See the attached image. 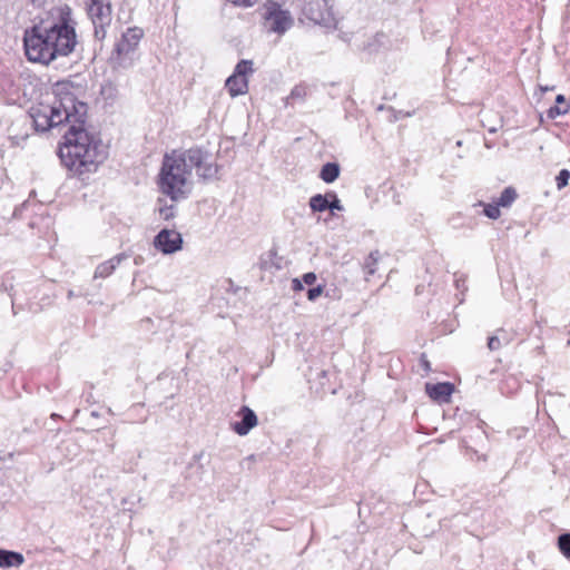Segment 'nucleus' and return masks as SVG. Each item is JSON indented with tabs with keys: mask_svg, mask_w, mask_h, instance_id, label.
<instances>
[{
	"mask_svg": "<svg viewBox=\"0 0 570 570\" xmlns=\"http://www.w3.org/2000/svg\"><path fill=\"white\" fill-rule=\"evenodd\" d=\"M85 117L79 122L71 121L59 148L61 163L77 175L94 173L107 158L104 142L83 127Z\"/></svg>",
	"mask_w": 570,
	"mask_h": 570,
	"instance_id": "3",
	"label": "nucleus"
},
{
	"mask_svg": "<svg viewBox=\"0 0 570 570\" xmlns=\"http://www.w3.org/2000/svg\"><path fill=\"white\" fill-rule=\"evenodd\" d=\"M144 37V30L139 27L128 28L116 42L111 53V59L119 67H127L131 63V55L136 51L140 40Z\"/></svg>",
	"mask_w": 570,
	"mask_h": 570,
	"instance_id": "7",
	"label": "nucleus"
},
{
	"mask_svg": "<svg viewBox=\"0 0 570 570\" xmlns=\"http://www.w3.org/2000/svg\"><path fill=\"white\" fill-rule=\"evenodd\" d=\"M263 10V24L267 32L283 36L294 26V17L288 8H282L276 2H265Z\"/></svg>",
	"mask_w": 570,
	"mask_h": 570,
	"instance_id": "6",
	"label": "nucleus"
},
{
	"mask_svg": "<svg viewBox=\"0 0 570 570\" xmlns=\"http://www.w3.org/2000/svg\"><path fill=\"white\" fill-rule=\"evenodd\" d=\"M189 471H195V474H197V478L195 481L202 480L203 474V466L200 464H190L188 468Z\"/></svg>",
	"mask_w": 570,
	"mask_h": 570,
	"instance_id": "29",
	"label": "nucleus"
},
{
	"mask_svg": "<svg viewBox=\"0 0 570 570\" xmlns=\"http://www.w3.org/2000/svg\"><path fill=\"white\" fill-rule=\"evenodd\" d=\"M266 2H276L282 8H288L291 10V7L295 2V0H267Z\"/></svg>",
	"mask_w": 570,
	"mask_h": 570,
	"instance_id": "31",
	"label": "nucleus"
},
{
	"mask_svg": "<svg viewBox=\"0 0 570 570\" xmlns=\"http://www.w3.org/2000/svg\"><path fill=\"white\" fill-rule=\"evenodd\" d=\"M517 198V191L512 187H507L500 195L498 199V205L500 207H509Z\"/></svg>",
	"mask_w": 570,
	"mask_h": 570,
	"instance_id": "22",
	"label": "nucleus"
},
{
	"mask_svg": "<svg viewBox=\"0 0 570 570\" xmlns=\"http://www.w3.org/2000/svg\"><path fill=\"white\" fill-rule=\"evenodd\" d=\"M240 421L234 422L232 429L240 436L248 434V432L257 425V416L255 412L248 406H242L238 411Z\"/></svg>",
	"mask_w": 570,
	"mask_h": 570,
	"instance_id": "10",
	"label": "nucleus"
},
{
	"mask_svg": "<svg viewBox=\"0 0 570 570\" xmlns=\"http://www.w3.org/2000/svg\"><path fill=\"white\" fill-rule=\"evenodd\" d=\"M225 86L232 97H237L247 92L248 80L245 77L233 73L227 78Z\"/></svg>",
	"mask_w": 570,
	"mask_h": 570,
	"instance_id": "13",
	"label": "nucleus"
},
{
	"mask_svg": "<svg viewBox=\"0 0 570 570\" xmlns=\"http://www.w3.org/2000/svg\"><path fill=\"white\" fill-rule=\"evenodd\" d=\"M24 562V557L20 552L0 549V568H18Z\"/></svg>",
	"mask_w": 570,
	"mask_h": 570,
	"instance_id": "14",
	"label": "nucleus"
},
{
	"mask_svg": "<svg viewBox=\"0 0 570 570\" xmlns=\"http://www.w3.org/2000/svg\"><path fill=\"white\" fill-rule=\"evenodd\" d=\"M253 72H254L253 61L243 59L236 65L233 73H236V75H239V77L246 78L247 75H252Z\"/></svg>",
	"mask_w": 570,
	"mask_h": 570,
	"instance_id": "23",
	"label": "nucleus"
},
{
	"mask_svg": "<svg viewBox=\"0 0 570 570\" xmlns=\"http://www.w3.org/2000/svg\"><path fill=\"white\" fill-rule=\"evenodd\" d=\"M87 14L94 26L96 40L102 41L112 22V9L109 0H85Z\"/></svg>",
	"mask_w": 570,
	"mask_h": 570,
	"instance_id": "5",
	"label": "nucleus"
},
{
	"mask_svg": "<svg viewBox=\"0 0 570 570\" xmlns=\"http://www.w3.org/2000/svg\"><path fill=\"white\" fill-rule=\"evenodd\" d=\"M380 259L379 250L371 252L364 262L363 269L365 273V279L370 281V276L374 275L377 269V263Z\"/></svg>",
	"mask_w": 570,
	"mask_h": 570,
	"instance_id": "19",
	"label": "nucleus"
},
{
	"mask_svg": "<svg viewBox=\"0 0 570 570\" xmlns=\"http://www.w3.org/2000/svg\"><path fill=\"white\" fill-rule=\"evenodd\" d=\"M309 92V89L306 85L304 83H299V85H296L289 96L286 98V104L288 105H294L295 102H301V101H304L305 98L307 97Z\"/></svg>",
	"mask_w": 570,
	"mask_h": 570,
	"instance_id": "18",
	"label": "nucleus"
},
{
	"mask_svg": "<svg viewBox=\"0 0 570 570\" xmlns=\"http://www.w3.org/2000/svg\"><path fill=\"white\" fill-rule=\"evenodd\" d=\"M72 89L68 82H57L49 102L42 101L30 108L29 115L38 131H47L63 122H79L86 117L87 106L78 101Z\"/></svg>",
	"mask_w": 570,
	"mask_h": 570,
	"instance_id": "4",
	"label": "nucleus"
},
{
	"mask_svg": "<svg viewBox=\"0 0 570 570\" xmlns=\"http://www.w3.org/2000/svg\"><path fill=\"white\" fill-rule=\"evenodd\" d=\"M17 305H18L17 298H16V296L12 295V308H13V311L16 309Z\"/></svg>",
	"mask_w": 570,
	"mask_h": 570,
	"instance_id": "33",
	"label": "nucleus"
},
{
	"mask_svg": "<svg viewBox=\"0 0 570 570\" xmlns=\"http://www.w3.org/2000/svg\"><path fill=\"white\" fill-rule=\"evenodd\" d=\"M455 284H456V287H458V288L462 287V284H460V279H459V278H458V279H455Z\"/></svg>",
	"mask_w": 570,
	"mask_h": 570,
	"instance_id": "34",
	"label": "nucleus"
},
{
	"mask_svg": "<svg viewBox=\"0 0 570 570\" xmlns=\"http://www.w3.org/2000/svg\"><path fill=\"white\" fill-rule=\"evenodd\" d=\"M203 180L217 177L218 166L202 148L166 153L158 175L159 190L174 202L186 199L193 189L191 171Z\"/></svg>",
	"mask_w": 570,
	"mask_h": 570,
	"instance_id": "1",
	"label": "nucleus"
},
{
	"mask_svg": "<svg viewBox=\"0 0 570 570\" xmlns=\"http://www.w3.org/2000/svg\"><path fill=\"white\" fill-rule=\"evenodd\" d=\"M129 258V254L119 253L114 257L100 263L94 273V278H107L109 277L116 268L125 261Z\"/></svg>",
	"mask_w": 570,
	"mask_h": 570,
	"instance_id": "11",
	"label": "nucleus"
},
{
	"mask_svg": "<svg viewBox=\"0 0 570 570\" xmlns=\"http://www.w3.org/2000/svg\"><path fill=\"white\" fill-rule=\"evenodd\" d=\"M558 548L566 558L570 559V533L559 535Z\"/></svg>",
	"mask_w": 570,
	"mask_h": 570,
	"instance_id": "24",
	"label": "nucleus"
},
{
	"mask_svg": "<svg viewBox=\"0 0 570 570\" xmlns=\"http://www.w3.org/2000/svg\"><path fill=\"white\" fill-rule=\"evenodd\" d=\"M75 24L70 9L67 8L52 24L35 26L26 30L23 45L27 58L48 65L58 57L69 56L77 46Z\"/></svg>",
	"mask_w": 570,
	"mask_h": 570,
	"instance_id": "2",
	"label": "nucleus"
},
{
	"mask_svg": "<svg viewBox=\"0 0 570 570\" xmlns=\"http://www.w3.org/2000/svg\"><path fill=\"white\" fill-rule=\"evenodd\" d=\"M303 282L306 285H313L316 282V275L312 272L306 273L303 275Z\"/></svg>",
	"mask_w": 570,
	"mask_h": 570,
	"instance_id": "30",
	"label": "nucleus"
},
{
	"mask_svg": "<svg viewBox=\"0 0 570 570\" xmlns=\"http://www.w3.org/2000/svg\"><path fill=\"white\" fill-rule=\"evenodd\" d=\"M338 176L340 166L336 163H326L325 165H323L320 173V178L327 184L335 181L338 178Z\"/></svg>",
	"mask_w": 570,
	"mask_h": 570,
	"instance_id": "16",
	"label": "nucleus"
},
{
	"mask_svg": "<svg viewBox=\"0 0 570 570\" xmlns=\"http://www.w3.org/2000/svg\"><path fill=\"white\" fill-rule=\"evenodd\" d=\"M570 179V171L568 169H562L559 171L558 176L556 177V183L558 189H562L568 185V181Z\"/></svg>",
	"mask_w": 570,
	"mask_h": 570,
	"instance_id": "26",
	"label": "nucleus"
},
{
	"mask_svg": "<svg viewBox=\"0 0 570 570\" xmlns=\"http://www.w3.org/2000/svg\"><path fill=\"white\" fill-rule=\"evenodd\" d=\"M139 263H140V259L136 258L135 264H139Z\"/></svg>",
	"mask_w": 570,
	"mask_h": 570,
	"instance_id": "36",
	"label": "nucleus"
},
{
	"mask_svg": "<svg viewBox=\"0 0 570 570\" xmlns=\"http://www.w3.org/2000/svg\"><path fill=\"white\" fill-rule=\"evenodd\" d=\"M328 210L334 215L335 210L342 212L344 210L343 205L341 204V200L338 199L337 195L333 191L328 193Z\"/></svg>",
	"mask_w": 570,
	"mask_h": 570,
	"instance_id": "25",
	"label": "nucleus"
},
{
	"mask_svg": "<svg viewBox=\"0 0 570 570\" xmlns=\"http://www.w3.org/2000/svg\"><path fill=\"white\" fill-rule=\"evenodd\" d=\"M292 283H293V289L294 291H302L303 289V285L299 282V279L294 278Z\"/></svg>",
	"mask_w": 570,
	"mask_h": 570,
	"instance_id": "32",
	"label": "nucleus"
},
{
	"mask_svg": "<svg viewBox=\"0 0 570 570\" xmlns=\"http://www.w3.org/2000/svg\"><path fill=\"white\" fill-rule=\"evenodd\" d=\"M570 106L566 101V97L563 95H558L556 97V105L548 109V117L550 119H554L561 115H566L569 111Z\"/></svg>",
	"mask_w": 570,
	"mask_h": 570,
	"instance_id": "17",
	"label": "nucleus"
},
{
	"mask_svg": "<svg viewBox=\"0 0 570 570\" xmlns=\"http://www.w3.org/2000/svg\"><path fill=\"white\" fill-rule=\"evenodd\" d=\"M474 207L475 206H482L483 207V214L490 218V219H498L501 215V212H500V206L498 205V203H493V204H485L483 202H478L476 204L473 205Z\"/></svg>",
	"mask_w": 570,
	"mask_h": 570,
	"instance_id": "21",
	"label": "nucleus"
},
{
	"mask_svg": "<svg viewBox=\"0 0 570 570\" xmlns=\"http://www.w3.org/2000/svg\"><path fill=\"white\" fill-rule=\"evenodd\" d=\"M328 193L325 195L316 194L309 198V207L313 212L328 210Z\"/></svg>",
	"mask_w": 570,
	"mask_h": 570,
	"instance_id": "20",
	"label": "nucleus"
},
{
	"mask_svg": "<svg viewBox=\"0 0 570 570\" xmlns=\"http://www.w3.org/2000/svg\"><path fill=\"white\" fill-rule=\"evenodd\" d=\"M323 293V286L317 285L316 287H312L307 291V298L311 302L316 301Z\"/></svg>",
	"mask_w": 570,
	"mask_h": 570,
	"instance_id": "27",
	"label": "nucleus"
},
{
	"mask_svg": "<svg viewBox=\"0 0 570 570\" xmlns=\"http://www.w3.org/2000/svg\"><path fill=\"white\" fill-rule=\"evenodd\" d=\"M139 263H140V259L136 258L135 264H139Z\"/></svg>",
	"mask_w": 570,
	"mask_h": 570,
	"instance_id": "37",
	"label": "nucleus"
},
{
	"mask_svg": "<svg viewBox=\"0 0 570 570\" xmlns=\"http://www.w3.org/2000/svg\"><path fill=\"white\" fill-rule=\"evenodd\" d=\"M153 244L157 250L168 255L181 249L183 237L174 229L164 228L155 236Z\"/></svg>",
	"mask_w": 570,
	"mask_h": 570,
	"instance_id": "9",
	"label": "nucleus"
},
{
	"mask_svg": "<svg viewBox=\"0 0 570 570\" xmlns=\"http://www.w3.org/2000/svg\"><path fill=\"white\" fill-rule=\"evenodd\" d=\"M453 392L451 383L426 384V393L429 396L439 402H446Z\"/></svg>",
	"mask_w": 570,
	"mask_h": 570,
	"instance_id": "12",
	"label": "nucleus"
},
{
	"mask_svg": "<svg viewBox=\"0 0 570 570\" xmlns=\"http://www.w3.org/2000/svg\"><path fill=\"white\" fill-rule=\"evenodd\" d=\"M186 479H188V480H193V479H194V476H193V474L188 473V474H187V476H186Z\"/></svg>",
	"mask_w": 570,
	"mask_h": 570,
	"instance_id": "35",
	"label": "nucleus"
},
{
	"mask_svg": "<svg viewBox=\"0 0 570 570\" xmlns=\"http://www.w3.org/2000/svg\"><path fill=\"white\" fill-rule=\"evenodd\" d=\"M510 342V334L504 330H498L494 335L488 338V347L490 351H497L503 345H508Z\"/></svg>",
	"mask_w": 570,
	"mask_h": 570,
	"instance_id": "15",
	"label": "nucleus"
},
{
	"mask_svg": "<svg viewBox=\"0 0 570 570\" xmlns=\"http://www.w3.org/2000/svg\"><path fill=\"white\" fill-rule=\"evenodd\" d=\"M174 206H167L159 209V214L164 219H169L174 216Z\"/></svg>",
	"mask_w": 570,
	"mask_h": 570,
	"instance_id": "28",
	"label": "nucleus"
},
{
	"mask_svg": "<svg viewBox=\"0 0 570 570\" xmlns=\"http://www.w3.org/2000/svg\"><path fill=\"white\" fill-rule=\"evenodd\" d=\"M567 345L570 346V340L567 342Z\"/></svg>",
	"mask_w": 570,
	"mask_h": 570,
	"instance_id": "38",
	"label": "nucleus"
},
{
	"mask_svg": "<svg viewBox=\"0 0 570 570\" xmlns=\"http://www.w3.org/2000/svg\"><path fill=\"white\" fill-rule=\"evenodd\" d=\"M304 16L316 24L335 27L336 18L331 0H306L303 8Z\"/></svg>",
	"mask_w": 570,
	"mask_h": 570,
	"instance_id": "8",
	"label": "nucleus"
}]
</instances>
